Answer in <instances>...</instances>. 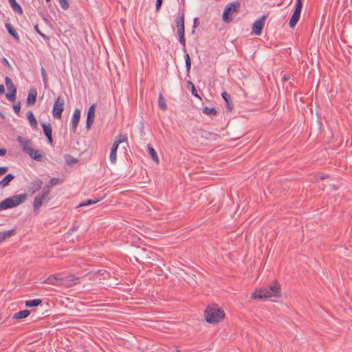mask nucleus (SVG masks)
<instances>
[{"label": "nucleus", "mask_w": 352, "mask_h": 352, "mask_svg": "<svg viewBox=\"0 0 352 352\" xmlns=\"http://www.w3.org/2000/svg\"><path fill=\"white\" fill-rule=\"evenodd\" d=\"M163 0H156L155 8L157 11H159L161 8Z\"/></svg>", "instance_id": "46"}, {"label": "nucleus", "mask_w": 352, "mask_h": 352, "mask_svg": "<svg viewBox=\"0 0 352 352\" xmlns=\"http://www.w3.org/2000/svg\"><path fill=\"white\" fill-rule=\"evenodd\" d=\"M186 54L184 56L185 63H186V74L187 76L190 75V68H191V60L189 54L185 52Z\"/></svg>", "instance_id": "30"}, {"label": "nucleus", "mask_w": 352, "mask_h": 352, "mask_svg": "<svg viewBox=\"0 0 352 352\" xmlns=\"http://www.w3.org/2000/svg\"><path fill=\"white\" fill-rule=\"evenodd\" d=\"M15 176L11 173L6 175L4 178L0 181V186L4 188L9 185L10 182L14 179Z\"/></svg>", "instance_id": "24"}, {"label": "nucleus", "mask_w": 352, "mask_h": 352, "mask_svg": "<svg viewBox=\"0 0 352 352\" xmlns=\"http://www.w3.org/2000/svg\"><path fill=\"white\" fill-rule=\"evenodd\" d=\"M47 139V141H48V143L50 144V145H52L53 144V139H52V135H49L47 137H46Z\"/></svg>", "instance_id": "50"}, {"label": "nucleus", "mask_w": 352, "mask_h": 352, "mask_svg": "<svg viewBox=\"0 0 352 352\" xmlns=\"http://www.w3.org/2000/svg\"><path fill=\"white\" fill-rule=\"evenodd\" d=\"M6 30H8V33L16 41H19V36L15 29L12 27V25L7 23L5 25Z\"/></svg>", "instance_id": "19"}, {"label": "nucleus", "mask_w": 352, "mask_h": 352, "mask_svg": "<svg viewBox=\"0 0 352 352\" xmlns=\"http://www.w3.org/2000/svg\"><path fill=\"white\" fill-rule=\"evenodd\" d=\"M43 133L46 137L52 135V126L50 123H43L42 124Z\"/></svg>", "instance_id": "29"}, {"label": "nucleus", "mask_w": 352, "mask_h": 352, "mask_svg": "<svg viewBox=\"0 0 352 352\" xmlns=\"http://www.w3.org/2000/svg\"><path fill=\"white\" fill-rule=\"evenodd\" d=\"M6 97L10 102H14L16 98V92H9L6 94Z\"/></svg>", "instance_id": "37"}, {"label": "nucleus", "mask_w": 352, "mask_h": 352, "mask_svg": "<svg viewBox=\"0 0 352 352\" xmlns=\"http://www.w3.org/2000/svg\"><path fill=\"white\" fill-rule=\"evenodd\" d=\"M16 140L24 153H27L28 151H32V148L30 146L32 144L31 140L25 139L22 136H18Z\"/></svg>", "instance_id": "9"}, {"label": "nucleus", "mask_w": 352, "mask_h": 352, "mask_svg": "<svg viewBox=\"0 0 352 352\" xmlns=\"http://www.w3.org/2000/svg\"><path fill=\"white\" fill-rule=\"evenodd\" d=\"M240 3L234 1L228 4L223 12L222 18L226 23L231 22L239 12Z\"/></svg>", "instance_id": "4"}, {"label": "nucleus", "mask_w": 352, "mask_h": 352, "mask_svg": "<svg viewBox=\"0 0 352 352\" xmlns=\"http://www.w3.org/2000/svg\"><path fill=\"white\" fill-rule=\"evenodd\" d=\"M4 63L8 64V61L6 58H3Z\"/></svg>", "instance_id": "55"}, {"label": "nucleus", "mask_w": 352, "mask_h": 352, "mask_svg": "<svg viewBox=\"0 0 352 352\" xmlns=\"http://www.w3.org/2000/svg\"><path fill=\"white\" fill-rule=\"evenodd\" d=\"M290 78V76L287 74H285L283 76V78H282V81L283 82H287L289 80Z\"/></svg>", "instance_id": "48"}, {"label": "nucleus", "mask_w": 352, "mask_h": 352, "mask_svg": "<svg viewBox=\"0 0 352 352\" xmlns=\"http://www.w3.org/2000/svg\"><path fill=\"white\" fill-rule=\"evenodd\" d=\"M175 23L177 27L178 35L182 34H185V26H184V13L183 12L181 16H177L175 19Z\"/></svg>", "instance_id": "13"}, {"label": "nucleus", "mask_w": 352, "mask_h": 352, "mask_svg": "<svg viewBox=\"0 0 352 352\" xmlns=\"http://www.w3.org/2000/svg\"><path fill=\"white\" fill-rule=\"evenodd\" d=\"M50 188L51 186L50 185L45 186L43 188V191L40 194L47 197L50 194Z\"/></svg>", "instance_id": "41"}, {"label": "nucleus", "mask_w": 352, "mask_h": 352, "mask_svg": "<svg viewBox=\"0 0 352 352\" xmlns=\"http://www.w3.org/2000/svg\"><path fill=\"white\" fill-rule=\"evenodd\" d=\"M8 171V167L7 166H1L0 167V175H3L6 174Z\"/></svg>", "instance_id": "45"}, {"label": "nucleus", "mask_w": 352, "mask_h": 352, "mask_svg": "<svg viewBox=\"0 0 352 352\" xmlns=\"http://www.w3.org/2000/svg\"><path fill=\"white\" fill-rule=\"evenodd\" d=\"M280 285L276 281L267 287L260 289L252 295V298H268L272 296H280Z\"/></svg>", "instance_id": "1"}, {"label": "nucleus", "mask_w": 352, "mask_h": 352, "mask_svg": "<svg viewBox=\"0 0 352 352\" xmlns=\"http://www.w3.org/2000/svg\"><path fill=\"white\" fill-rule=\"evenodd\" d=\"M42 302L41 299H33V300H28L25 302V305L27 307H36L39 305H41Z\"/></svg>", "instance_id": "28"}, {"label": "nucleus", "mask_w": 352, "mask_h": 352, "mask_svg": "<svg viewBox=\"0 0 352 352\" xmlns=\"http://www.w3.org/2000/svg\"><path fill=\"white\" fill-rule=\"evenodd\" d=\"M43 81L44 87L45 88H47L48 87L47 78H45V80H43Z\"/></svg>", "instance_id": "54"}, {"label": "nucleus", "mask_w": 352, "mask_h": 352, "mask_svg": "<svg viewBox=\"0 0 352 352\" xmlns=\"http://www.w3.org/2000/svg\"><path fill=\"white\" fill-rule=\"evenodd\" d=\"M37 92L35 89H31L27 98V104L34 105L36 100Z\"/></svg>", "instance_id": "18"}, {"label": "nucleus", "mask_w": 352, "mask_h": 352, "mask_svg": "<svg viewBox=\"0 0 352 352\" xmlns=\"http://www.w3.org/2000/svg\"><path fill=\"white\" fill-rule=\"evenodd\" d=\"M221 96L222 98L224 99L225 102H226V104H227V109H226V111L227 112H229L231 110H232L233 107H234V104L232 103V97L230 96V94H228L227 92L226 91H223L222 94H221Z\"/></svg>", "instance_id": "16"}, {"label": "nucleus", "mask_w": 352, "mask_h": 352, "mask_svg": "<svg viewBox=\"0 0 352 352\" xmlns=\"http://www.w3.org/2000/svg\"><path fill=\"white\" fill-rule=\"evenodd\" d=\"M118 148L117 144H113L109 155V160L112 164H115L116 162Z\"/></svg>", "instance_id": "21"}, {"label": "nucleus", "mask_w": 352, "mask_h": 352, "mask_svg": "<svg viewBox=\"0 0 352 352\" xmlns=\"http://www.w3.org/2000/svg\"><path fill=\"white\" fill-rule=\"evenodd\" d=\"M80 278L76 277L74 275H69L67 276L61 277V281L60 282V285L65 286L67 287H71L78 283H79Z\"/></svg>", "instance_id": "8"}, {"label": "nucleus", "mask_w": 352, "mask_h": 352, "mask_svg": "<svg viewBox=\"0 0 352 352\" xmlns=\"http://www.w3.org/2000/svg\"><path fill=\"white\" fill-rule=\"evenodd\" d=\"M57 1H58L62 9H63L64 10H66L69 8V5L67 0H57Z\"/></svg>", "instance_id": "38"}, {"label": "nucleus", "mask_w": 352, "mask_h": 352, "mask_svg": "<svg viewBox=\"0 0 352 352\" xmlns=\"http://www.w3.org/2000/svg\"><path fill=\"white\" fill-rule=\"evenodd\" d=\"M148 153L150 154L151 155V157L152 158V160L156 162V163H159V159H158V156H157V152L155 151V150L148 146Z\"/></svg>", "instance_id": "33"}, {"label": "nucleus", "mask_w": 352, "mask_h": 352, "mask_svg": "<svg viewBox=\"0 0 352 352\" xmlns=\"http://www.w3.org/2000/svg\"><path fill=\"white\" fill-rule=\"evenodd\" d=\"M45 199L46 197L40 193L35 196L33 201V210L34 213H38L40 207L42 206Z\"/></svg>", "instance_id": "12"}, {"label": "nucleus", "mask_w": 352, "mask_h": 352, "mask_svg": "<svg viewBox=\"0 0 352 352\" xmlns=\"http://www.w3.org/2000/svg\"><path fill=\"white\" fill-rule=\"evenodd\" d=\"M157 102H158L159 107L162 110L166 111L167 109V105H166V103L165 102V99L163 97L162 94H159L158 101Z\"/></svg>", "instance_id": "31"}, {"label": "nucleus", "mask_w": 352, "mask_h": 352, "mask_svg": "<svg viewBox=\"0 0 352 352\" xmlns=\"http://www.w3.org/2000/svg\"><path fill=\"white\" fill-rule=\"evenodd\" d=\"M64 104L65 100L64 98L59 96L56 99L53 109H52V115L54 118L60 119L62 117V113L64 110Z\"/></svg>", "instance_id": "5"}, {"label": "nucleus", "mask_w": 352, "mask_h": 352, "mask_svg": "<svg viewBox=\"0 0 352 352\" xmlns=\"http://www.w3.org/2000/svg\"><path fill=\"white\" fill-rule=\"evenodd\" d=\"M41 72L43 80H45V78H47V73L44 67H41Z\"/></svg>", "instance_id": "47"}, {"label": "nucleus", "mask_w": 352, "mask_h": 352, "mask_svg": "<svg viewBox=\"0 0 352 352\" xmlns=\"http://www.w3.org/2000/svg\"><path fill=\"white\" fill-rule=\"evenodd\" d=\"M96 107V104L94 103L91 104L88 109L86 121V128L87 130H89L91 128V125L94 122Z\"/></svg>", "instance_id": "10"}, {"label": "nucleus", "mask_w": 352, "mask_h": 352, "mask_svg": "<svg viewBox=\"0 0 352 352\" xmlns=\"http://www.w3.org/2000/svg\"><path fill=\"white\" fill-rule=\"evenodd\" d=\"M187 87H188V89H190V90H191V93H192V94L194 96H195V97H197V98H200V96L198 95V94H197V89H196V88H195V87L194 84H193L191 81L188 80V81L187 82Z\"/></svg>", "instance_id": "34"}, {"label": "nucleus", "mask_w": 352, "mask_h": 352, "mask_svg": "<svg viewBox=\"0 0 352 352\" xmlns=\"http://www.w3.org/2000/svg\"><path fill=\"white\" fill-rule=\"evenodd\" d=\"M47 2H50L51 0H45Z\"/></svg>", "instance_id": "58"}, {"label": "nucleus", "mask_w": 352, "mask_h": 352, "mask_svg": "<svg viewBox=\"0 0 352 352\" xmlns=\"http://www.w3.org/2000/svg\"><path fill=\"white\" fill-rule=\"evenodd\" d=\"M201 137L207 140H217L218 138H220V135L212 132L204 131L201 134Z\"/></svg>", "instance_id": "26"}, {"label": "nucleus", "mask_w": 352, "mask_h": 352, "mask_svg": "<svg viewBox=\"0 0 352 352\" xmlns=\"http://www.w3.org/2000/svg\"><path fill=\"white\" fill-rule=\"evenodd\" d=\"M204 316L208 322L214 324L222 320L225 316V314L219 308L208 306L204 311Z\"/></svg>", "instance_id": "3"}, {"label": "nucleus", "mask_w": 352, "mask_h": 352, "mask_svg": "<svg viewBox=\"0 0 352 352\" xmlns=\"http://www.w3.org/2000/svg\"><path fill=\"white\" fill-rule=\"evenodd\" d=\"M12 9L19 14H23L21 6L16 1V0H8Z\"/></svg>", "instance_id": "23"}, {"label": "nucleus", "mask_w": 352, "mask_h": 352, "mask_svg": "<svg viewBox=\"0 0 352 352\" xmlns=\"http://www.w3.org/2000/svg\"><path fill=\"white\" fill-rule=\"evenodd\" d=\"M302 8V0H296L294 11L292 15V17H291V19L289 20V27L291 28H294L296 25L298 21H299L300 17Z\"/></svg>", "instance_id": "6"}, {"label": "nucleus", "mask_w": 352, "mask_h": 352, "mask_svg": "<svg viewBox=\"0 0 352 352\" xmlns=\"http://www.w3.org/2000/svg\"><path fill=\"white\" fill-rule=\"evenodd\" d=\"M78 226H73L72 228H71L69 230V232H73L74 231H76L77 229H78Z\"/></svg>", "instance_id": "53"}, {"label": "nucleus", "mask_w": 352, "mask_h": 352, "mask_svg": "<svg viewBox=\"0 0 352 352\" xmlns=\"http://www.w3.org/2000/svg\"><path fill=\"white\" fill-rule=\"evenodd\" d=\"M1 318H2V316H1V314H0V320H1Z\"/></svg>", "instance_id": "57"}, {"label": "nucleus", "mask_w": 352, "mask_h": 352, "mask_svg": "<svg viewBox=\"0 0 352 352\" xmlns=\"http://www.w3.org/2000/svg\"><path fill=\"white\" fill-rule=\"evenodd\" d=\"M27 118L30 122V124L32 127L33 129H37V122L36 120L32 113V111H30L27 113Z\"/></svg>", "instance_id": "25"}, {"label": "nucleus", "mask_w": 352, "mask_h": 352, "mask_svg": "<svg viewBox=\"0 0 352 352\" xmlns=\"http://www.w3.org/2000/svg\"><path fill=\"white\" fill-rule=\"evenodd\" d=\"M267 17V14L263 15L261 18L254 21L252 25V32L255 35L259 36L261 34L262 30L264 27L265 20Z\"/></svg>", "instance_id": "7"}, {"label": "nucleus", "mask_w": 352, "mask_h": 352, "mask_svg": "<svg viewBox=\"0 0 352 352\" xmlns=\"http://www.w3.org/2000/svg\"><path fill=\"white\" fill-rule=\"evenodd\" d=\"M5 82L9 92H16V87L8 76L5 78Z\"/></svg>", "instance_id": "27"}, {"label": "nucleus", "mask_w": 352, "mask_h": 352, "mask_svg": "<svg viewBox=\"0 0 352 352\" xmlns=\"http://www.w3.org/2000/svg\"><path fill=\"white\" fill-rule=\"evenodd\" d=\"M0 117H1V118H4L3 114L1 111H0Z\"/></svg>", "instance_id": "56"}, {"label": "nucleus", "mask_w": 352, "mask_h": 352, "mask_svg": "<svg viewBox=\"0 0 352 352\" xmlns=\"http://www.w3.org/2000/svg\"><path fill=\"white\" fill-rule=\"evenodd\" d=\"M27 194H20L6 198L0 203V210L12 208L23 203L27 199Z\"/></svg>", "instance_id": "2"}, {"label": "nucleus", "mask_w": 352, "mask_h": 352, "mask_svg": "<svg viewBox=\"0 0 352 352\" xmlns=\"http://www.w3.org/2000/svg\"><path fill=\"white\" fill-rule=\"evenodd\" d=\"M16 233V229L0 232V245Z\"/></svg>", "instance_id": "15"}, {"label": "nucleus", "mask_w": 352, "mask_h": 352, "mask_svg": "<svg viewBox=\"0 0 352 352\" xmlns=\"http://www.w3.org/2000/svg\"><path fill=\"white\" fill-rule=\"evenodd\" d=\"M61 281V276L56 274H52L49 276L43 283L58 286L60 285V282Z\"/></svg>", "instance_id": "14"}, {"label": "nucleus", "mask_w": 352, "mask_h": 352, "mask_svg": "<svg viewBox=\"0 0 352 352\" xmlns=\"http://www.w3.org/2000/svg\"><path fill=\"white\" fill-rule=\"evenodd\" d=\"M30 311L28 309L22 310L15 313L13 315L12 318L14 320H21L28 317L30 315Z\"/></svg>", "instance_id": "22"}, {"label": "nucleus", "mask_w": 352, "mask_h": 352, "mask_svg": "<svg viewBox=\"0 0 352 352\" xmlns=\"http://www.w3.org/2000/svg\"><path fill=\"white\" fill-rule=\"evenodd\" d=\"M13 109L15 113L19 114L21 110V103L19 102L13 106Z\"/></svg>", "instance_id": "42"}, {"label": "nucleus", "mask_w": 352, "mask_h": 352, "mask_svg": "<svg viewBox=\"0 0 352 352\" xmlns=\"http://www.w3.org/2000/svg\"><path fill=\"white\" fill-rule=\"evenodd\" d=\"M6 153V150L5 148H0V156H3Z\"/></svg>", "instance_id": "52"}, {"label": "nucleus", "mask_w": 352, "mask_h": 352, "mask_svg": "<svg viewBox=\"0 0 352 352\" xmlns=\"http://www.w3.org/2000/svg\"><path fill=\"white\" fill-rule=\"evenodd\" d=\"M185 34L179 35V41L183 46V50L186 52Z\"/></svg>", "instance_id": "39"}, {"label": "nucleus", "mask_w": 352, "mask_h": 352, "mask_svg": "<svg viewBox=\"0 0 352 352\" xmlns=\"http://www.w3.org/2000/svg\"><path fill=\"white\" fill-rule=\"evenodd\" d=\"M202 112L204 114L210 116L211 117L216 116L217 113V110L214 107L209 108L208 107H204Z\"/></svg>", "instance_id": "32"}, {"label": "nucleus", "mask_w": 352, "mask_h": 352, "mask_svg": "<svg viewBox=\"0 0 352 352\" xmlns=\"http://www.w3.org/2000/svg\"><path fill=\"white\" fill-rule=\"evenodd\" d=\"M100 200V198L99 199H88L87 201L81 202L78 207H82V206H87L94 204H96Z\"/></svg>", "instance_id": "35"}, {"label": "nucleus", "mask_w": 352, "mask_h": 352, "mask_svg": "<svg viewBox=\"0 0 352 352\" xmlns=\"http://www.w3.org/2000/svg\"><path fill=\"white\" fill-rule=\"evenodd\" d=\"M199 19L195 18L194 21H193V28L195 29V28H197L199 25Z\"/></svg>", "instance_id": "49"}, {"label": "nucleus", "mask_w": 352, "mask_h": 352, "mask_svg": "<svg viewBox=\"0 0 352 352\" xmlns=\"http://www.w3.org/2000/svg\"><path fill=\"white\" fill-rule=\"evenodd\" d=\"M59 179L58 178H52L50 181V186L51 187L57 185L59 183Z\"/></svg>", "instance_id": "43"}, {"label": "nucleus", "mask_w": 352, "mask_h": 352, "mask_svg": "<svg viewBox=\"0 0 352 352\" xmlns=\"http://www.w3.org/2000/svg\"><path fill=\"white\" fill-rule=\"evenodd\" d=\"M80 118V111L78 109H76L74 110V114L72 118V126L70 128V131L75 133L77 130V127Z\"/></svg>", "instance_id": "11"}, {"label": "nucleus", "mask_w": 352, "mask_h": 352, "mask_svg": "<svg viewBox=\"0 0 352 352\" xmlns=\"http://www.w3.org/2000/svg\"><path fill=\"white\" fill-rule=\"evenodd\" d=\"M43 182L38 179L30 183V186L28 187V191L34 193L36 191L40 190L42 187Z\"/></svg>", "instance_id": "17"}, {"label": "nucleus", "mask_w": 352, "mask_h": 352, "mask_svg": "<svg viewBox=\"0 0 352 352\" xmlns=\"http://www.w3.org/2000/svg\"><path fill=\"white\" fill-rule=\"evenodd\" d=\"M27 154H28L30 157L34 160H36L38 162L43 161V156L38 150H35L32 148V151H28Z\"/></svg>", "instance_id": "20"}, {"label": "nucleus", "mask_w": 352, "mask_h": 352, "mask_svg": "<svg viewBox=\"0 0 352 352\" xmlns=\"http://www.w3.org/2000/svg\"><path fill=\"white\" fill-rule=\"evenodd\" d=\"M5 93V87L3 85H0V96Z\"/></svg>", "instance_id": "51"}, {"label": "nucleus", "mask_w": 352, "mask_h": 352, "mask_svg": "<svg viewBox=\"0 0 352 352\" xmlns=\"http://www.w3.org/2000/svg\"><path fill=\"white\" fill-rule=\"evenodd\" d=\"M66 161H67V164H71V163L75 164V163H77L78 160L74 157H72L70 155H67V158L66 159Z\"/></svg>", "instance_id": "44"}, {"label": "nucleus", "mask_w": 352, "mask_h": 352, "mask_svg": "<svg viewBox=\"0 0 352 352\" xmlns=\"http://www.w3.org/2000/svg\"><path fill=\"white\" fill-rule=\"evenodd\" d=\"M34 30L46 42L50 41V37L40 31L38 25L34 26Z\"/></svg>", "instance_id": "36"}, {"label": "nucleus", "mask_w": 352, "mask_h": 352, "mask_svg": "<svg viewBox=\"0 0 352 352\" xmlns=\"http://www.w3.org/2000/svg\"><path fill=\"white\" fill-rule=\"evenodd\" d=\"M126 140V138H125L122 134H120L114 141L113 144H117V146H119V144L122 142H124Z\"/></svg>", "instance_id": "40"}]
</instances>
